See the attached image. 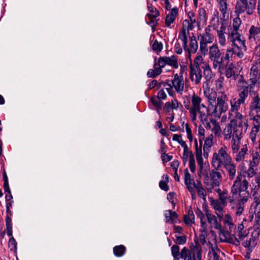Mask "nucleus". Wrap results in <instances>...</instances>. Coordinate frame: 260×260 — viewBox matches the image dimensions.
Returning <instances> with one entry per match:
<instances>
[{
	"label": "nucleus",
	"instance_id": "54",
	"mask_svg": "<svg viewBox=\"0 0 260 260\" xmlns=\"http://www.w3.org/2000/svg\"><path fill=\"white\" fill-rule=\"evenodd\" d=\"M151 102L154 106L157 108L158 111H159V110L161 108L162 103L160 101V100L156 96H153L151 99Z\"/></svg>",
	"mask_w": 260,
	"mask_h": 260
},
{
	"label": "nucleus",
	"instance_id": "22",
	"mask_svg": "<svg viewBox=\"0 0 260 260\" xmlns=\"http://www.w3.org/2000/svg\"><path fill=\"white\" fill-rule=\"evenodd\" d=\"M253 123L249 135V138L253 143L256 142L257 133L260 131V116L259 115H254Z\"/></svg>",
	"mask_w": 260,
	"mask_h": 260
},
{
	"label": "nucleus",
	"instance_id": "29",
	"mask_svg": "<svg viewBox=\"0 0 260 260\" xmlns=\"http://www.w3.org/2000/svg\"><path fill=\"white\" fill-rule=\"evenodd\" d=\"M202 68L203 69V73L205 78L206 79L205 82L208 83L212 80L215 77V74L212 71L211 68L209 63L203 60V63L202 64Z\"/></svg>",
	"mask_w": 260,
	"mask_h": 260
},
{
	"label": "nucleus",
	"instance_id": "37",
	"mask_svg": "<svg viewBox=\"0 0 260 260\" xmlns=\"http://www.w3.org/2000/svg\"><path fill=\"white\" fill-rule=\"evenodd\" d=\"M198 134H199V141L200 143L199 145H198L197 139L194 140V147L195 151H197V148L198 149H202L203 140L205 138V129L202 127L200 126L198 128Z\"/></svg>",
	"mask_w": 260,
	"mask_h": 260
},
{
	"label": "nucleus",
	"instance_id": "18",
	"mask_svg": "<svg viewBox=\"0 0 260 260\" xmlns=\"http://www.w3.org/2000/svg\"><path fill=\"white\" fill-rule=\"evenodd\" d=\"M158 64L164 68L168 64L175 69H177L179 66L177 57L175 55L159 57L158 59Z\"/></svg>",
	"mask_w": 260,
	"mask_h": 260
},
{
	"label": "nucleus",
	"instance_id": "21",
	"mask_svg": "<svg viewBox=\"0 0 260 260\" xmlns=\"http://www.w3.org/2000/svg\"><path fill=\"white\" fill-rule=\"evenodd\" d=\"M215 191L218 193L219 201H220L224 206H226L228 203L230 204L231 202L233 201L234 198H237L235 195L232 194L231 196H230L226 189L221 190L219 188H215Z\"/></svg>",
	"mask_w": 260,
	"mask_h": 260
},
{
	"label": "nucleus",
	"instance_id": "5",
	"mask_svg": "<svg viewBox=\"0 0 260 260\" xmlns=\"http://www.w3.org/2000/svg\"><path fill=\"white\" fill-rule=\"evenodd\" d=\"M203 63V57L201 54H198L189 64V77L191 81L196 85L201 83L203 77L201 69Z\"/></svg>",
	"mask_w": 260,
	"mask_h": 260
},
{
	"label": "nucleus",
	"instance_id": "31",
	"mask_svg": "<svg viewBox=\"0 0 260 260\" xmlns=\"http://www.w3.org/2000/svg\"><path fill=\"white\" fill-rule=\"evenodd\" d=\"M248 224L247 220L243 219L242 223L238 226V236L241 240H243L247 235L246 230L244 229L248 226Z\"/></svg>",
	"mask_w": 260,
	"mask_h": 260
},
{
	"label": "nucleus",
	"instance_id": "43",
	"mask_svg": "<svg viewBox=\"0 0 260 260\" xmlns=\"http://www.w3.org/2000/svg\"><path fill=\"white\" fill-rule=\"evenodd\" d=\"M126 248L122 245L116 246L113 248V253L116 256L120 257L125 252Z\"/></svg>",
	"mask_w": 260,
	"mask_h": 260
},
{
	"label": "nucleus",
	"instance_id": "36",
	"mask_svg": "<svg viewBox=\"0 0 260 260\" xmlns=\"http://www.w3.org/2000/svg\"><path fill=\"white\" fill-rule=\"evenodd\" d=\"M210 122L212 125L211 128L212 132L215 136L220 137L222 132L219 123L213 119H210Z\"/></svg>",
	"mask_w": 260,
	"mask_h": 260
},
{
	"label": "nucleus",
	"instance_id": "26",
	"mask_svg": "<svg viewBox=\"0 0 260 260\" xmlns=\"http://www.w3.org/2000/svg\"><path fill=\"white\" fill-rule=\"evenodd\" d=\"M223 166L227 172L229 179L231 180H234L236 177L237 169L236 166L234 163L232 159Z\"/></svg>",
	"mask_w": 260,
	"mask_h": 260
},
{
	"label": "nucleus",
	"instance_id": "57",
	"mask_svg": "<svg viewBox=\"0 0 260 260\" xmlns=\"http://www.w3.org/2000/svg\"><path fill=\"white\" fill-rule=\"evenodd\" d=\"M255 168L249 166V168L245 172V175H244L246 176V178L250 179L252 178L255 175Z\"/></svg>",
	"mask_w": 260,
	"mask_h": 260
},
{
	"label": "nucleus",
	"instance_id": "52",
	"mask_svg": "<svg viewBox=\"0 0 260 260\" xmlns=\"http://www.w3.org/2000/svg\"><path fill=\"white\" fill-rule=\"evenodd\" d=\"M225 75L228 78L232 77H235V73L234 71V66L233 64L231 63L227 67L225 71Z\"/></svg>",
	"mask_w": 260,
	"mask_h": 260
},
{
	"label": "nucleus",
	"instance_id": "10",
	"mask_svg": "<svg viewBox=\"0 0 260 260\" xmlns=\"http://www.w3.org/2000/svg\"><path fill=\"white\" fill-rule=\"evenodd\" d=\"M209 58L212 62L213 68L219 71L221 69L223 59L217 44H213L209 48Z\"/></svg>",
	"mask_w": 260,
	"mask_h": 260
},
{
	"label": "nucleus",
	"instance_id": "34",
	"mask_svg": "<svg viewBox=\"0 0 260 260\" xmlns=\"http://www.w3.org/2000/svg\"><path fill=\"white\" fill-rule=\"evenodd\" d=\"M184 183L187 188L194 186L196 182L194 181L193 178L192 177L191 174L189 173L187 169H185L184 171Z\"/></svg>",
	"mask_w": 260,
	"mask_h": 260
},
{
	"label": "nucleus",
	"instance_id": "39",
	"mask_svg": "<svg viewBox=\"0 0 260 260\" xmlns=\"http://www.w3.org/2000/svg\"><path fill=\"white\" fill-rule=\"evenodd\" d=\"M248 151L247 147L246 145H242L241 149L239 150V151L236 153L237 154L235 157V160L237 162H239L243 160L245 156L247 154V152Z\"/></svg>",
	"mask_w": 260,
	"mask_h": 260
},
{
	"label": "nucleus",
	"instance_id": "42",
	"mask_svg": "<svg viewBox=\"0 0 260 260\" xmlns=\"http://www.w3.org/2000/svg\"><path fill=\"white\" fill-rule=\"evenodd\" d=\"M188 34V31L183 29L179 32L178 39H180L183 42V47L184 50H186V48H187V36Z\"/></svg>",
	"mask_w": 260,
	"mask_h": 260
},
{
	"label": "nucleus",
	"instance_id": "64",
	"mask_svg": "<svg viewBox=\"0 0 260 260\" xmlns=\"http://www.w3.org/2000/svg\"><path fill=\"white\" fill-rule=\"evenodd\" d=\"M190 21V29H191L192 27L191 26L193 25L194 24L197 23L198 24V21H197L195 18H194V15L193 13L190 12L188 14Z\"/></svg>",
	"mask_w": 260,
	"mask_h": 260
},
{
	"label": "nucleus",
	"instance_id": "9",
	"mask_svg": "<svg viewBox=\"0 0 260 260\" xmlns=\"http://www.w3.org/2000/svg\"><path fill=\"white\" fill-rule=\"evenodd\" d=\"M200 40V51L202 54L206 55L208 51V44H211L214 40V35L211 33V26L205 28L204 32L199 37Z\"/></svg>",
	"mask_w": 260,
	"mask_h": 260
},
{
	"label": "nucleus",
	"instance_id": "27",
	"mask_svg": "<svg viewBox=\"0 0 260 260\" xmlns=\"http://www.w3.org/2000/svg\"><path fill=\"white\" fill-rule=\"evenodd\" d=\"M211 205L214 209L216 215L219 218H222L223 216V208L225 206L217 200L211 199Z\"/></svg>",
	"mask_w": 260,
	"mask_h": 260
},
{
	"label": "nucleus",
	"instance_id": "35",
	"mask_svg": "<svg viewBox=\"0 0 260 260\" xmlns=\"http://www.w3.org/2000/svg\"><path fill=\"white\" fill-rule=\"evenodd\" d=\"M219 6V10L222 14L223 18H228L229 13L228 10L227 0H217Z\"/></svg>",
	"mask_w": 260,
	"mask_h": 260
},
{
	"label": "nucleus",
	"instance_id": "51",
	"mask_svg": "<svg viewBox=\"0 0 260 260\" xmlns=\"http://www.w3.org/2000/svg\"><path fill=\"white\" fill-rule=\"evenodd\" d=\"M200 232L201 235H200V240L203 244H204L206 242V239L207 236V225H206L205 226H201Z\"/></svg>",
	"mask_w": 260,
	"mask_h": 260
},
{
	"label": "nucleus",
	"instance_id": "62",
	"mask_svg": "<svg viewBox=\"0 0 260 260\" xmlns=\"http://www.w3.org/2000/svg\"><path fill=\"white\" fill-rule=\"evenodd\" d=\"M185 129L187 134V138L188 139L190 142H191L193 140V137L191 133V130L189 127L188 124H185Z\"/></svg>",
	"mask_w": 260,
	"mask_h": 260
},
{
	"label": "nucleus",
	"instance_id": "2",
	"mask_svg": "<svg viewBox=\"0 0 260 260\" xmlns=\"http://www.w3.org/2000/svg\"><path fill=\"white\" fill-rule=\"evenodd\" d=\"M228 40L231 46L227 48L224 59L229 60L234 55L239 59H242L247 50L246 41L243 35L239 30L228 29Z\"/></svg>",
	"mask_w": 260,
	"mask_h": 260
},
{
	"label": "nucleus",
	"instance_id": "32",
	"mask_svg": "<svg viewBox=\"0 0 260 260\" xmlns=\"http://www.w3.org/2000/svg\"><path fill=\"white\" fill-rule=\"evenodd\" d=\"M258 233H252L251 237L242 243V245L245 247H247L249 250L253 249L257 244V237Z\"/></svg>",
	"mask_w": 260,
	"mask_h": 260
},
{
	"label": "nucleus",
	"instance_id": "20",
	"mask_svg": "<svg viewBox=\"0 0 260 260\" xmlns=\"http://www.w3.org/2000/svg\"><path fill=\"white\" fill-rule=\"evenodd\" d=\"M180 75L176 74L174 75V78L172 81L173 87L174 88L176 91L182 94L184 90V81L182 75V72H181Z\"/></svg>",
	"mask_w": 260,
	"mask_h": 260
},
{
	"label": "nucleus",
	"instance_id": "3",
	"mask_svg": "<svg viewBox=\"0 0 260 260\" xmlns=\"http://www.w3.org/2000/svg\"><path fill=\"white\" fill-rule=\"evenodd\" d=\"M247 125H241L239 122H238L236 125H233V123L231 125L226 124L223 129L224 140L229 141L231 139V148L233 154L239 151L242 138L243 129L244 127L247 128Z\"/></svg>",
	"mask_w": 260,
	"mask_h": 260
},
{
	"label": "nucleus",
	"instance_id": "48",
	"mask_svg": "<svg viewBox=\"0 0 260 260\" xmlns=\"http://www.w3.org/2000/svg\"><path fill=\"white\" fill-rule=\"evenodd\" d=\"M198 48L197 41L194 36L190 38V48L188 50L189 53H195Z\"/></svg>",
	"mask_w": 260,
	"mask_h": 260
},
{
	"label": "nucleus",
	"instance_id": "7",
	"mask_svg": "<svg viewBox=\"0 0 260 260\" xmlns=\"http://www.w3.org/2000/svg\"><path fill=\"white\" fill-rule=\"evenodd\" d=\"M230 105L231 109L229 111V115L231 116L232 113H234L235 115L227 124L231 125V123H233V125H236L238 122H239L241 125H247L244 121L242 114L238 112L241 105H244V104L238 99L234 98L231 100Z\"/></svg>",
	"mask_w": 260,
	"mask_h": 260
},
{
	"label": "nucleus",
	"instance_id": "19",
	"mask_svg": "<svg viewBox=\"0 0 260 260\" xmlns=\"http://www.w3.org/2000/svg\"><path fill=\"white\" fill-rule=\"evenodd\" d=\"M181 158L184 165H185L187 161H189L190 170L192 173H194L196 170V166L194 155L192 151H190L189 149L183 150Z\"/></svg>",
	"mask_w": 260,
	"mask_h": 260
},
{
	"label": "nucleus",
	"instance_id": "50",
	"mask_svg": "<svg viewBox=\"0 0 260 260\" xmlns=\"http://www.w3.org/2000/svg\"><path fill=\"white\" fill-rule=\"evenodd\" d=\"M195 213L197 217L200 219L201 226H205L206 225H207L206 219L205 218V215L202 211L199 208H197Z\"/></svg>",
	"mask_w": 260,
	"mask_h": 260
},
{
	"label": "nucleus",
	"instance_id": "12",
	"mask_svg": "<svg viewBox=\"0 0 260 260\" xmlns=\"http://www.w3.org/2000/svg\"><path fill=\"white\" fill-rule=\"evenodd\" d=\"M210 179L205 180L204 184L208 191L212 192L218 188L222 180L221 174L217 171L212 170L210 175Z\"/></svg>",
	"mask_w": 260,
	"mask_h": 260
},
{
	"label": "nucleus",
	"instance_id": "33",
	"mask_svg": "<svg viewBox=\"0 0 260 260\" xmlns=\"http://www.w3.org/2000/svg\"><path fill=\"white\" fill-rule=\"evenodd\" d=\"M147 9L149 11V13L147 14V16L150 19L151 23H154L155 19L159 16V12L158 10L152 5L148 4Z\"/></svg>",
	"mask_w": 260,
	"mask_h": 260
},
{
	"label": "nucleus",
	"instance_id": "56",
	"mask_svg": "<svg viewBox=\"0 0 260 260\" xmlns=\"http://www.w3.org/2000/svg\"><path fill=\"white\" fill-rule=\"evenodd\" d=\"M163 45L161 43L158 42L155 40L152 44V48L153 51L156 52H159L161 51Z\"/></svg>",
	"mask_w": 260,
	"mask_h": 260
},
{
	"label": "nucleus",
	"instance_id": "15",
	"mask_svg": "<svg viewBox=\"0 0 260 260\" xmlns=\"http://www.w3.org/2000/svg\"><path fill=\"white\" fill-rule=\"evenodd\" d=\"M239 197L240 199L238 200H237L236 198H234L229 204L230 208L237 216H240L243 213L245 204L248 200V198Z\"/></svg>",
	"mask_w": 260,
	"mask_h": 260
},
{
	"label": "nucleus",
	"instance_id": "47",
	"mask_svg": "<svg viewBox=\"0 0 260 260\" xmlns=\"http://www.w3.org/2000/svg\"><path fill=\"white\" fill-rule=\"evenodd\" d=\"M260 160V155L258 152H255L252 154V159L250 161L249 166L255 168L259 164Z\"/></svg>",
	"mask_w": 260,
	"mask_h": 260
},
{
	"label": "nucleus",
	"instance_id": "30",
	"mask_svg": "<svg viewBox=\"0 0 260 260\" xmlns=\"http://www.w3.org/2000/svg\"><path fill=\"white\" fill-rule=\"evenodd\" d=\"M178 12V9L176 7L171 9V12L166 16L165 20V24L166 26L171 27V25L174 22Z\"/></svg>",
	"mask_w": 260,
	"mask_h": 260
},
{
	"label": "nucleus",
	"instance_id": "41",
	"mask_svg": "<svg viewBox=\"0 0 260 260\" xmlns=\"http://www.w3.org/2000/svg\"><path fill=\"white\" fill-rule=\"evenodd\" d=\"M194 189H197L198 193L205 201L207 193L206 190L203 188L201 181L197 180L196 184H194Z\"/></svg>",
	"mask_w": 260,
	"mask_h": 260
},
{
	"label": "nucleus",
	"instance_id": "53",
	"mask_svg": "<svg viewBox=\"0 0 260 260\" xmlns=\"http://www.w3.org/2000/svg\"><path fill=\"white\" fill-rule=\"evenodd\" d=\"M224 80V77L221 76L219 77L215 81L216 87L217 90H220L221 93H224L223 91H222V90L223 89Z\"/></svg>",
	"mask_w": 260,
	"mask_h": 260
},
{
	"label": "nucleus",
	"instance_id": "49",
	"mask_svg": "<svg viewBox=\"0 0 260 260\" xmlns=\"http://www.w3.org/2000/svg\"><path fill=\"white\" fill-rule=\"evenodd\" d=\"M220 240L222 241L228 242L236 246L239 245L240 244V241H241L239 238L238 239L234 236H231L230 238L225 237L224 239L220 237Z\"/></svg>",
	"mask_w": 260,
	"mask_h": 260
},
{
	"label": "nucleus",
	"instance_id": "40",
	"mask_svg": "<svg viewBox=\"0 0 260 260\" xmlns=\"http://www.w3.org/2000/svg\"><path fill=\"white\" fill-rule=\"evenodd\" d=\"M223 222L225 226H229V230L231 232L236 229V225L233 222V219L229 213L225 214Z\"/></svg>",
	"mask_w": 260,
	"mask_h": 260
},
{
	"label": "nucleus",
	"instance_id": "46",
	"mask_svg": "<svg viewBox=\"0 0 260 260\" xmlns=\"http://www.w3.org/2000/svg\"><path fill=\"white\" fill-rule=\"evenodd\" d=\"M162 177L163 180L159 182V186L161 189L167 191L169 189V187L168 185L169 177L168 175H164Z\"/></svg>",
	"mask_w": 260,
	"mask_h": 260
},
{
	"label": "nucleus",
	"instance_id": "25",
	"mask_svg": "<svg viewBox=\"0 0 260 260\" xmlns=\"http://www.w3.org/2000/svg\"><path fill=\"white\" fill-rule=\"evenodd\" d=\"M197 161L199 166L198 170V174L199 177H202L206 175V171L204 169L203 158L202 157V149L197 148V151H195Z\"/></svg>",
	"mask_w": 260,
	"mask_h": 260
},
{
	"label": "nucleus",
	"instance_id": "59",
	"mask_svg": "<svg viewBox=\"0 0 260 260\" xmlns=\"http://www.w3.org/2000/svg\"><path fill=\"white\" fill-rule=\"evenodd\" d=\"M171 253L173 257L179 256V247L177 245H174L171 247Z\"/></svg>",
	"mask_w": 260,
	"mask_h": 260
},
{
	"label": "nucleus",
	"instance_id": "11",
	"mask_svg": "<svg viewBox=\"0 0 260 260\" xmlns=\"http://www.w3.org/2000/svg\"><path fill=\"white\" fill-rule=\"evenodd\" d=\"M180 257L183 260H201V249L197 245H191L189 250L184 247L181 249Z\"/></svg>",
	"mask_w": 260,
	"mask_h": 260
},
{
	"label": "nucleus",
	"instance_id": "60",
	"mask_svg": "<svg viewBox=\"0 0 260 260\" xmlns=\"http://www.w3.org/2000/svg\"><path fill=\"white\" fill-rule=\"evenodd\" d=\"M254 181H255V186L254 188L252 190V194L254 193V191L257 192V190H258L260 188V176H256L254 178Z\"/></svg>",
	"mask_w": 260,
	"mask_h": 260
},
{
	"label": "nucleus",
	"instance_id": "28",
	"mask_svg": "<svg viewBox=\"0 0 260 260\" xmlns=\"http://www.w3.org/2000/svg\"><path fill=\"white\" fill-rule=\"evenodd\" d=\"M213 135H209L204 140L203 146V155L205 158L209 156V153L211 151V148L213 145Z\"/></svg>",
	"mask_w": 260,
	"mask_h": 260
},
{
	"label": "nucleus",
	"instance_id": "16",
	"mask_svg": "<svg viewBox=\"0 0 260 260\" xmlns=\"http://www.w3.org/2000/svg\"><path fill=\"white\" fill-rule=\"evenodd\" d=\"M249 81L250 86L260 84V61L255 62L251 67Z\"/></svg>",
	"mask_w": 260,
	"mask_h": 260
},
{
	"label": "nucleus",
	"instance_id": "1",
	"mask_svg": "<svg viewBox=\"0 0 260 260\" xmlns=\"http://www.w3.org/2000/svg\"><path fill=\"white\" fill-rule=\"evenodd\" d=\"M228 97L225 93H222L217 98V102L209 108L202 103V99L194 92L189 99L185 100L183 104L185 109L188 110L191 120L195 123L197 120V116L202 123L206 122L208 116L213 115L219 118L223 113L225 112L229 108V105L225 101Z\"/></svg>",
	"mask_w": 260,
	"mask_h": 260
},
{
	"label": "nucleus",
	"instance_id": "58",
	"mask_svg": "<svg viewBox=\"0 0 260 260\" xmlns=\"http://www.w3.org/2000/svg\"><path fill=\"white\" fill-rule=\"evenodd\" d=\"M3 179H4V190H5V192L10 193V189L9 188V183H8V177H7L5 172L3 174Z\"/></svg>",
	"mask_w": 260,
	"mask_h": 260
},
{
	"label": "nucleus",
	"instance_id": "63",
	"mask_svg": "<svg viewBox=\"0 0 260 260\" xmlns=\"http://www.w3.org/2000/svg\"><path fill=\"white\" fill-rule=\"evenodd\" d=\"M9 246L11 250H16L17 247V242L13 237H11L9 241Z\"/></svg>",
	"mask_w": 260,
	"mask_h": 260
},
{
	"label": "nucleus",
	"instance_id": "55",
	"mask_svg": "<svg viewBox=\"0 0 260 260\" xmlns=\"http://www.w3.org/2000/svg\"><path fill=\"white\" fill-rule=\"evenodd\" d=\"M241 24V21L239 18H235L233 20L232 26L228 28V29H231L232 30H239L240 25Z\"/></svg>",
	"mask_w": 260,
	"mask_h": 260
},
{
	"label": "nucleus",
	"instance_id": "13",
	"mask_svg": "<svg viewBox=\"0 0 260 260\" xmlns=\"http://www.w3.org/2000/svg\"><path fill=\"white\" fill-rule=\"evenodd\" d=\"M252 198L253 202L249 210V213L252 215L251 220L254 216L255 221L258 222L260 221V194L254 191L252 194Z\"/></svg>",
	"mask_w": 260,
	"mask_h": 260
},
{
	"label": "nucleus",
	"instance_id": "6",
	"mask_svg": "<svg viewBox=\"0 0 260 260\" xmlns=\"http://www.w3.org/2000/svg\"><path fill=\"white\" fill-rule=\"evenodd\" d=\"M228 147L223 145L217 152L213 153L211 164L214 169H219L232 159L228 153Z\"/></svg>",
	"mask_w": 260,
	"mask_h": 260
},
{
	"label": "nucleus",
	"instance_id": "45",
	"mask_svg": "<svg viewBox=\"0 0 260 260\" xmlns=\"http://www.w3.org/2000/svg\"><path fill=\"white\" fill-rule=\"evenodd\" d=\"M207 20L206 11L203 8H201L198 10V23H205Z\"/></svg>",
	"mask_w": 260,
	"mask_h": 260
},
{
	"label": "nucleus",
	"instance_id": "44",
	"mask_svg": "<svg viewBox=\"0 0 260 260\" xmlns=\"http://www.w3.org/2000/svg\"><path fill=\"white\" fill-rule=\"evenodd\" d=\"M184 222L188 225H190L193 223L194 221V216L193 211L189 209L188 212V214L184 216Z\"/></svg>",
	"mask_w": 260,
	"mask_h": 260
},
{
	"label": "nucleus",
	"instance_id": "23",
	"mask_svg": "<svg viewBox=\"0 0 260 260\" xmlns=\"http://www.w3.org/2000/svg\"><path fill=\"white\" fill-rule=\"evenodd\" d=\"M225 29L226 26L222 24L220 27L216 30L217 42L221 47H225L229 43V41L226 38Z\"/></svg>",
	"mask_w": 260,
	"mask_h": 260
},
{
	"label": "nucleus",
	"instance_id": "61",
	"mask_svg": "<svg viewBox=\"0 0 260 260\" xmlns=\"http://www.w3.org/2000/svg\"><path fill=\"white\" fill-rule=\"evenodd\" d=\"M175 243L178 244L183 245L185 243L186 241V238L185 236H176L175 240H174Z\"/></svg>",
	"mask_w": 260,
	"mask_h": 260
},
{
	"label": "nucleus",
	"instance_id": "38",
	"mask_svg": "<svg viewBox=\"0 0 260 260\" xmlns=\"http://www.w3.org/2000/svg\"><path fill=\"white\" fill-rule=\"evenodd\" d=\"M153 68L154 69H149L147 72V75L148 77L151 78L156 77L157 76L161 74L162 72V68L164 67L159 66L157 62L154 63Z\"/></svg>",
	"mask_w": 260,
	"mask_h": 260
},
{
	"label": "nucleus",
	"instance_id": "4",
	"mask_svg": "<svg viewBox=\"0 0 260 260\" xmlns=\"http://www.w3.org/2000/svg\"><path fill=\"white\" fill-rule=\"evenodd\" d=\"M249 182L246 176L243 174H239L235 178L233 184L231 187V193L237 197H243L248 198L249 192L248 190Z\"/></svg>",
	"mask_w": 260,
	"mask_h": 260
},
{
	"label": "nucleus",
	"instance_id": "24",
	"mask_svg": "<svg viewBox=\"0 0 260 260\" xmlns=\"http://www.w3.org/2000/svg\"><path fill=\"white\" fill-rule=\"evenodd\" d=\"M206 218L211 228L218 230L220 232L222 231L221 220L218 216L214 214L207 212L206 213Z\"/></svg>",
	"mask_w": 260,
	"mask_h": 260
},
{
	"label": "nucleus",
	"instance_id": "14",
	"mask_svg": "<svg viewBox=\"0 0 260 260\" xmlns=\"http://www.w3.org/2000/svg\"><path fill=\"white\" fill-rule=\"evenodd\" d=\"M237 86L239 91L238 99L245 104V101L248 96L250 90L252 86H250L251 87L249 88L246 82L243 80V77L240 76V78L238 81Z\"/></svg>",
	"mask_w": 260,
	"mask_h": 260
},
{
	"label": "nucleus",
	"instance_id": "17",
	"mask_svg": "<svg viewBox=\"0 0 260 260\" xmlns=\"http://www.w3.org/2000/svg\"><path fill=\"white\" fill-rule=\"evenodd\" d=\"M203 90L205 96L208 100V107L207 108H209L216 102V99L217 98L216 92L210 90V88L207 82H203Z\"/></svg>",
	"mask_w": 260,
	"mask_h": 260
},
{
	"label": "nucleus",
	"instance_id": "8",
	"mask_svg": "<svg viewBox=\"0 0 260 260\" xmlns=\"http://www.w3.org/2000/svg\"><path fill=\"white\" fill-rule=\"evenodd\" d=\"M256 0H238L235 6V13L240 15L246 12L248 15H252L255 9Z\"/></svg>",
	"mask_w": 260,
	"mask_h": 260
}]
</instances>
